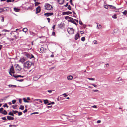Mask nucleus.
<instances>
[{"mask_svg": "<svg viewBox=\"0 0 127 127\" xmlns=\"http://www.w3.org/2000/svg\"><path fill=\"white\" fill-rule=\"evenodd\" d=\"M9 73L10 75L12 76V75L11 73L14 74L15 73L14 68L13 65L11 66V68H10L9 69Z\"/></svg>", "mask_w": 127, "mask_h": 127, "instance_id": "4", "label": "nucleus"}, {"mask_svg": "<svg viewBox=\"0 0 127 127\" xmlns=\"http://www.w3.org/2000/svg\"><path fill=\"white\" fill-rule=\"evenodd\" d=\"M9 87H16V85H8Z\"/></svg>", "mask_w": 127, "mask_h": 127, "instance_id": "30", "label": "nucleus"}, {"mask_svg": "<svg viewBox=\"0 0 127 127\" xmlns=\"http://www.w3.org/2000/svg\"><path fill=\"white\" fill-rule=\"evenodd\" d=\"M27 59L24 57H23L22 58H21L19 61L20 62H21L22 63H23L24 62L27 60Z\"/></svg>", "mask_w": 127, "mask_h": 127, "instance_id": "7", "label": "nucleus"}, {"mask_svg": "<svg viewBox=\"0 0 127 127\" xmlns=\"http://www.w3.org/2000/svg\"><path fill=\"white\" fill-rule=\"evenodd\" d=\"M70 20V22H71L73 23L75 25H77V24L76 23V22L73 20Z\"/></svg>", "mask_w": 127, "mask_h": 127, "instance_id": "22", "label": "nucleus"}, {"mask_svg": "<svg viewBox=\"0 0 127 127\" xmlns=\"http://www.w3.org/2000/svg\"><path fill=\"white\" fill-rule=\"evenodd\" d=\"M28 30V29L27 28H23V31L25 32H26Z\"/></svg>", "mask_w": 127, "mask_h": 127, "instance_id": "20", "label": "nucleus"}, {"mask_svg": "<svg viewBox=\"0 0 127 127\" xmlns=\"http://www.w3.org/2000/svg\"><path fill=\"white\" fill-rule=\"evenodd\" d=\"M3 106L4 107H7V108L8 107V106L7 105L6 103H5L4 104V105Z\"/></svg>", "mask_w": 127, "mask_h": 127, "instance_id": "44", "label": "nucleus"}, {"mask_svg": "<svg viewBox=\"0 0 127 127\" xmlns=\"http://www.w3.org/2000/svg\"><path fill=\"white\" fill-rule=\"evenodd\" d=\"M112 17L113 18L116 19L117 18L116 16V14H114V15L112 16Z\"/></svg>", "mask_w": 127, "mask_h": 127, "instance_id": "35", "label": "nucleus"}, {"mask_svg": "<svg viewBox=\"0 0 127 127\" xmlns=\"http://www.w3.org/2000/svg\"><path fill=\"white\" fill-rule=\"evenodd\" d=\"M3 108H0V113H1V112L3 111Z\"/></svg>", "mask_w": 127, "mask_h": 127, "instance_id": "39", "label": "nucleus"}, {"mask_svg": "<svg viewBox=\"0 0 127 127\" xmlns=\"http://www.w3.org/2000/svg\"><path fill=\"white\" fill-rule=\"evenodd\" d=\"M42 75H41L39 77V78L36 77H34V78L35 80H37Z\"/></svg>", "mask_w": 127, "mask_h": 127, "instance_id": "36", "label": "nucleus"}, {"mask_svg": "<svg viewBox=\"0 0 127 127\" xmlns=\"http://www.w3.org/2000/svg\"><path fill=\"white\" fill-rule=\"evenodd\" d=\"M92 107H93V108H96L97 107H96V106L95 105H94Z\"/></svg>", "mask_w": 127, "mask_h": 127, "instance_id": "64", "label": "nucleus"}, {"mask_svg": "<svg viewBox=\"0 0 127 127\" xmlns=\"http://www.w3.org/2000/svg\"><path fill=\"white\" fill-rule=\"evenodd\" d=\"M36 13L37 14L40 12L41 9L40 6H38L36 9Z\"/></svg>", "mask_w": 127, "mask_h": 127, "instance_id": "10", "label": "nucleus"}, {"mask_svg": "<svg viewBox=\"0 0 127 127\" xmlns=\"http://www.w3.org/2000/svg\"><path fill=\"white\" fill-rule=\"evenodd\" d=\"M93 91L94 92H98V90H95Z\"/></svg>", "mask_w": 127, "mask_h": 127, "instance_id": "59", "label": "nucleus"}, {"mask_svg": "<svg viewBox=\"0 0 127 127\" xmlns=\"http://www.w3.org/2000/svg\"><path fill=\"white\" fill-rule=\"evenodd\" d=\"M108 5H104V7L105 8H106V9H107L108 8Z\"/></svg>", "mask_w": 127, "mask_h": 127, "instance_id": "38", "label": "nucleus"}, {"mask_svg": "<svg viewBox=\"0 0 127 127\" xmlns=\"http://www.w3.org/2000/svg\"><path fill=\"white\" fill-rule=\"evenodd\" d=\"M12 102L13 104H14L16 102V100H13L12 101Z\"/></svg>", "mask_w": 127, "mask_h": 127, "instance_id": "43", "label": "nucleus"}, {"mask_svg": "<svg viewBox=\"0 0 127 127\" xmlns=\"http://www.w3.org/2000/svg\"><path fill=\"white\" fill-rule=\"evenodd\" d=\"M108 6H110V8H111L115 9L116 8V7H115L113 6L109 5H108Z\"/></svg>", "mask_w": 127, "mask_h": 127, "instance_id": "27", "label": "nucleus"}, {"mask_svg": "<svg viewBox=\"0 0 127 127\" xmlns=\"http://www.w3.org/2000/svg\"><path fill=\"white\" fill-rule=\"evenodd\" d=\"M58 3L61 4H63L64 3V0H58Z\"/></svg>", "mask_w": 127, "mask_h": 127, "instance_id": "16", "label": "nucleus"}, {"mask_svg": "<svg viewBox=\"0 0 127 127\" xmlns=\"http://www.w3.org/2000/svg\"><path fill=\"white\" fill-rule=\"evenodd\" d=\"M15 65L16 66V70L17 71H20L21 69V68L19 66L18 64H16Z\"/></svg>", "mask_w": 127, "mask_h": 127, "instance_id": "9", "label": "nucleus"}, {"mask_svg": "<svg viewBox=\"0 0 127 127\" xmlns=\"http://www.w3.org/2000/svg\"><path fill=\"white\" fill-rule=\"evenodd\" d=\"M63 95H64V97H66L68 95H66L65 93L63 94Z\"/></svg>", "mask_w": 127, "mask_h": 127, "instance_id": "50", "label": "nucleus"}, {"mask_svg": "<svg viewBox=\"0 0 127 127\" xmlns=\"http://www.w3.org/2000/svg\"><path fill=\"white\" fill-rule=\"evenodd\" d=\"M54 103H55L54 102H52L51 103H49L48 104V105H51V104H54Z\"/></svg>", "mask_w": 127, "mask_h": 127, "instance_id": "46", "label": "nucleus"}, {"mask_svg": "<svg viewBox=\"0 0 127 127\" xmlns=\"http://www.w3.org/2000/svg\"><path fill=\"white\" fill-rule=\"evenodd\" d=\"M100 122H101V121L100 120H98L97 121V123H100Z\"/></svg>", "mask_w": 127, "mask_h": 127, "instance_id": "63", "label": "nucleus"}, {"mask_svg": "<svg viewBox=\"0 0 127 127\" xmlns=\"http://www.w3.org/2000/svg\"><path fill=\"white\" fill-rule=\"evenodd\" d=\"M27 111V109H26L24 110L23 111V112L24 113H25Z\"/></svg>", "mask_w": 127, "mask_h": 127, "instance_id": "53", "label": "nucleus"}, {"mask_svg": "<svg viewBox=\"0 0 127 127\" xmlns=\"http://www.w3.org/2000/svg\"><path fill=\"white\" fill-rule=\"evenodd\" d=\"M16 106L15 105H13V106H12V107L13 109H15L16 108L15 107Z\"/></svg>", "mask_w": 127, "mask_h": 127, "instance_id": "61", "label": "nucleus"}, {"mask_svg": "<svg viewBox=\"0 0 127 127\" xmlns=\"http://www.w3.org/2000/svg\"><path fill=\"white\" fill-rule=\"evenodd\" d=\"M18 76H19V77H20L22 78H23L24 77V76H21L20 75H18Z\"/></svg>", "mask_w": 127, "mask_h": 127, "instance_id": "62", "label": "nucleus"}, {"mask_svg": "<svg viewBox=\"0 0 127 127\" xmlns=\"http://www.w3.org/2000/svg\"><path fill=\"white\" fill-rule=\"evenodd\" d=\"M68 33L70 34H73L74 33V30L72 28H68L67 30Z\"/></svg>", "mask_w": 127, "mask_h": 127, "instance_id": "5", "label": "nucleus"}, {"mask_svg": "<svg viewBox=\"0 0 127 127\" xmlns=\"http://www.w3.org/2000/svg\"><path fill=\"white\" fill-rule=\"evenodd\" d=\"M81 40L83 41H84L85 40V37H82L81 38Z\"/></svg>", "mask_w": 127, "mask_h": 127, "instance_id": "34", "label": "nucleus"}, {"mask_svg": "<svg viewBox=\"0 0 127 127\" xmlns=\"http://www.w3.org/2000/svg\"><path fill=\"white\" fill-rule=\"evenodd\" d=\"M13 114V113L12 112H10L8 114L10 115L11 116L12 114Z\"/></svg>", "mask_w": 127, "mask_h": 127, "instance_id": "48", "label": "nucleus"}, {"mask_svg": "<svg viewBox=\"0 0 127 127\" xmlns=\"http://www.w3.org/2000/svg\"><path fill=\"white\" fill-rule=\"evenodd\" d=\"M19 109L22 110H23L24 109V106L23 105H21L20 106Z\"/></svg>", "mask_w": 127, "mask_h": 127, "instance_id": "21", "label": "nucleus"}, {"mask_svg": "<svg viewBox=\"0 0 127 127\" xmlns=\"http://www.w3.org/2000/svg\"><path fill=\"white\" fill-rule=\"evenodd\" d=\"M18 115L19 116L21 115L22 114V112H18Z\"/></svg>", "mask_w": 127, "mask_h": 127, "instance_id": "37", "label": "nucleus"}, {"mask_svg": "<svg viewBox=\"0 0 127 127\" xmlns=\"http://www.w3.org/2000/svg\"><path fill=\"white\" fill-rule=\"evenodd\" d=\"M127 14V10H125L123 12V14L124 15H126Z\"/></svg>", "mask_w": 127, "mask_h": 127, "instance_id": "31", "label": "nucleus"}, {"mask_svg": "<svg viewBox=\"0 0 127 127\" xmlns=\"http://www.w3.org/2000/svg\"><path fill=\"white\" fill-rule=\"evenodd\" d=\"M79 24L81 25H82L83 24V23L81 21H79Z\"/></svg>", "mask_w": 127, "mask_h": 127, "instance_id": "51", "label": "nucleus"}, {"mask_svg": "<svg viewBox=\"0 0 127 127\" xmlns=\"http://www.w3.org/2000/svg\"><path fill=\"white\" fill-rule=\"evenodd\" d=\"M72 12L70 11L68 12H64L63 13V15H68L69 14H72Z\"/></svg>", "mask_w": 127, "mask_h": 127, "instance_id": "14", "label": "nucleus"}, {"mask_svg": "<svg viewBox=\"0 0 127 127\" xmlns=\"http://www.w3.org/2000/svg\"><path fill=\"white\" fill-rule=\"evenodd\" d=\"M7 119L9 120H13L14 119V118L10 116H7Z\"/></svg>", "mask_w": 127, "mask_h": 127, "instance_id": "12", "label": "nucleus"}, {"mask_svg": "<svg viewBox=\"0 0 127 127\" xmlns=\"http://www.w3.org/2000/svg\"><path fill=\"white\" fill-rule=\"evenodd\" d=\"M23 100L25 102L29 103V102L27 100V99H26L25 98H23Z\"/></svg>", "mask_w": 127, "mask_h": 127, "instance_id": "25", "label": "nucleus"}, {"mask_svg": "<svg viewBox=\"0 0 127 127\" xmlns=\"http://www.w3.org/2000/svg\"><path fill=\"white\" fill-rule=\"evenodd\" d=\"M3 10H2V8H0V13L2 12Z\"/></svg>", "mask_w": 127, "mask_h": 127, "instance_id": "54", "label": "nucleus"}, {"mask_svg": "<svg viewBox=\"0 0 127 127\" xmlns=\"http://www.w3.org/2000/svg\"><path fill=\"white\" fill-rule=\"evenodd\" d=\"M10 8L9 7H5L2 8L3 12H7L9 11Z\"/></svg>", "mask_w": 127, "mask_h": 127, "instance_id": "8", "label": "nucleus"}, {"mask_svg": "<svg viewBox=\"0 0 127 127\" xmlns=\"http://www.w3.org/2000/svg\"><path fill=\"white\" fill-rule=\"evenodd\" d=\"M44 103L45 104H46L47 103H49V102L48 101V100L47 99L46 100H43Z\"/></svg>", "mask_w": 127, "mask_h": 127, "instance_id": "23", "label": "nucleus"}, {"mask_svg": "<svg viewBox=\"0 0 127 127\" xmlns=\"http://www.w3.org/2000/svg\"><path fill=\"white\" fill-rule=\"evenodd\" d=\"M67 78L68 80H71L73 79V77L72 76L69 75L67 77Z\"/></svg>", "mask_w": 127, "mask_h": 127, "instance_id": "15", "label": "nucleus"}, {"mask_svg": "<svg viewBox=\"0 0 127 127\" xmlns=\"http://www.w3.org/2000/svg\"><path fill=\"white\" fill-rule=\"evenodd\" d=\"M52 107V105L50 106H47V108H51Z\"/></svg>", "mask_w": 127, "mask_h": 127, "instance_id": "60", "label": "nucleus"}, {"mask_svg": "<svg viewBox=\"0 0 127 127\" xmlns=\"http://www.w3.org/2000/svg\"><path fill=\"white\" fill-rule=\"evenodd\" d=\"M1 113L4 115H6L7 114V112L5 110H4L2 112H1Z\"/></svg>", "mask_w": 127, "mask_h": 127, "instance_id": "19", "label": "nucleus"}, {"mask_svg": "<svg viewBox=\"0 0 127 127\" xmlns=\"http://www.w3.org/2000/svg\"><path fill=\"white\" fill-rule=\"evenodd\" d=\"M6 1L7 2H12V0H7Z\"/></svg>", "mask_w": 127, "mask_h": 127, "instance_id": "52", "label": "nucleus"}, {"mask_svg": "<svg viewBox=\"0 0 127 127\" xmlns=\"http://www.w3.org/2000/svg\"><path fill=\"white\" fill-rule=\"evenodd\" d=\"M1 119L4 120H7V119L5 117L1 118Z\"/></svg>", "mask_w": 127, "mask_h": 127, "instance_id": "45", "label": "nucleus"}, {"mask_svg": "<svg viewBox=\"0 0 127 127\" xmlns=\"http://www.w3.org/2000/svg\"><path fill=\"white\" fill-rule=\"evenodd\" d=\"M67 8L70 10H71V7L70 5H68V7H67Z\"/></svg>", "mask_w": 127, "mask_h": 127, "instance_id": "42", "label": "nucleus"}, {"mask_svg": "<svg viewBox=\"0 0 127 127\" xmlns=\"http://www.w3.org/2000/svg\"><path fill=\"white\" fill-rule=\"evenodd\" d=\"M25 56L27 58L31 59L32 58H34V56L33 55L30 53L27 52H25L24 53Z\"/></svg>", "mask_w": 127, "mask_h": 127, "instance_id": "2", "label": "nucleus"}, {"mask_svg": "<svg viewBox=\"0 0 127 127\" xmlns=\"http://www.w3.org/2000/svg\"><path fill=\"white\" fill-rule=\"evenodd\" d=\"M53 13H46L44 14L45 16H50L52 15H53Z\"/></svg>", "mask_w": 127, "mask_h": 127, "instance_id": "11", "label": "nucleus"}, {"mask_svg": "<svg viewBox=\"0 0 127 127\" xmlns=\"http://www.w3.org/2000/svg\"><path fill=\"white\" fill-rule=\"evenodd\" d=\"M80 37V36L78 33H77L76 34L75 36V39L76 40H77L78 38Z\"/></svg>", "mask_w": 127, "mask_h": 127, "instance_id": "13", "label": "nucleus"}, {"mask_svg": "<svg viewBox=\"0 0 127 127\" xmlns=\"http://www.w3.org/2000/svg\"><path fill=\"white\" fill-rule=\"evenodd\" d=\"M55 25H54L52 27V28L53 29V30H54L55 29Z\"/></svg>", "mask_w": 127, "mask_h": 127, "instance_id": "49", "label": "nucleus"}, {"mask_svg": "<svg viewBox=\"0 0 127 127\" xmlns=\"http://www.w3.org/2000/svg\"><path fill=\"white\" fill-rule=\"evenodd\" d=\"M2 32H8L9 31L8 30H6V29H4L2 31Z\"/></svg>", "mask_w": 127, "mask_h": 127, "instance_id": "40", "label": "nucleus"}, {"mask_svg": "<svg viewBox=\"0 0 127 127\" xmlns=\"http://www.w3.org/2000/svg\"><path fill=\"white\" fill-rule=\"evenodd\" d=\"M18 75H15V74L12 75V76H13L15 78H18L19 77V76H18Z\"/></svg>", "mask_w": 127, "mask_h": 127, "instance_id": "29", "label": "nucleus"}, {"mask_svg": "<svg viewBox=\"0 0 127 127\" xmlns=\"http://www.w3.org/2000/svg\"><path fill=\"white\" fill-rule=\"evenodd\" d=\"M13 9L14 11L16 12H19L20 10V9H18L16 7H14Z\"/></svg>", "mask_w": 127, "mask_h": 127, "instance_id": "17", "label": "nucleus"}, {"mask_svg": "<svg viewBox=\"0 0 127 127\" xmlns=\"http://www.w3.org/2000/svg\"><path fill=\"white\" fill-rule=\"evenodd\" d=\"M39 4H40V3L37 2H36L35 3V6H37Z\"/></svg>", "mask_w": 127, "mask_h": 127, "instance_id": "28", "label": "nucleus"}, {"mask_svg": "<svg viewBox=\"0 0 127 127\" xmlns=\"http://www.w3.org/2000/svg\"><path fill=\"white\" fill-rule=\"evenodd\" d=\"M52 35L53 36H55V32H53L52 33Z\"/></svg>", "mask_w": 127, "mask_h": 127, "instance_id": "47", "label": "nucleus"}, {"mask_svg": "<svg viewBox=\"0 0 127 127\" xmlns=\"http://www.w3.org/2000/svg\"><path fill=\"white\" fill-rule=\"evenodd\" d=\"M94 43L95 44H97V42L95 40L94 41Z\"/></svg>", "mask_w": 127, "mask_h": 127, "instance_id": "55", "label": "nucleus"}, {"mask_svg": "<svg viewBox=\"0 0 127 127\" xmlns=\"http://www.w3.org/2000/svg\"><path fill=\"white\" fill-rule=\"evenodd\" d=\"M92 85L93 86H94L95 87H97V85H95V84H92Z\"/></svg>", "mask_w": 127, "mask_h": 127, "instance_id": "58", "label": "nucleus"}, {"mask_svg": "<svg viewBox=\"0 0 127 127\" xmlns=\"http://www.w3.org/2000/svg\"><path fill=\"white\" fill-rule=\"evenodd\" d=\"M87 78L90 80H93V81L95 80V79L94 78Z\"/></svg>", "mask_w": 127, "mask_h": 127, "instance_id": "41", "label": "nucleus"}, {"mask_svg": "<svg viewBox=\"0 0 127 127\" xmlns=\"http://www.w3.org/2000/svg\"><path fill=\"white\" fill-rule=\"evenodd\" d=\"M12 112H13V113L15 114H16V113H18V111H14L13 110H12Z\"/></svg>", "mask_w": 127, "mask_h": 127, "instance_id": "33", "label": "nucleus"}, {"mask_svg": "<svg viewBox=\"0 0 127 127\" xmlns=\"http://www.w3.org/2000/svg\"><path fill=\"white\" fill-rule=\"evenodd\" d=\"M52 91V90H48L47 91L50 93H51Z\"/></svg>", "mask_w": 127, "mask_h": 127, "instance_id": "56", "label": "nucleus"}, {"mask_svg": "<svg viewBox=\"0 0 127 127\" xmlns=\"http://www.w3.org/2000/svg\"><path fill=\"white\" fill-rule=\"evenodd\" d=\"M32 64V62L29 61H27L24 63V67L25 68H28L31 66Z\"/></svg>", "mask_w": 127, "mask_h": 127, "instance_id": "1", "label": "nucleus"}, {"mask_svg": "<svg viewBox=\"0 0 127 127\" xmlns=\"http://www.w3.org/2000/svg\"><path fill=\"white\" fill-rule=\"evenodd\" d=\"M47 49L46 48L42 47L40 48V50L42 53H45L46 52Z\"/></svg>", "mask_w": 127, "mask_h": 127, "instance_id": "6", "label": "nucleus"}, {"mask_svg": "<svg viewBox=\"0 0 127 127\" xmlns=\"http://www.w3.org/2000/svg\"><path fill=\"white\" fill-rule=\"evenodd\" d=\"M97 25V28L98 29H100L101 27V26L100 24H99L98 23H96Z\"/></svg>", "mask_w": 127, "mask_h": 127, "instance_id": "18", "label": "nucleus"}, {"mask_svg": "<svg viewBox=\"0 0 127 127\" xmlns=\"http://www.w3.org/2000/svg\"><path fill=\"white\" fill-rule=\"evenodd\" d=\"M65 19H70V20H73V18H72L69 17L68 16L65 17Z\"/></svg>", "mask_w": 127, "mask_h": 127, "instance_id": "26", "label": "nucleus"}, {"mask_svg": "<svg viewBox=\"0 0 127 127\" xmlns=\"http://www.w3.org/2000/svg\"><path fill=\"white\" fill-rule=\"evenodd\" d=\"M47 20L48 21V22L49 23L50 22V19L49 18H47Z\"/></svg>", "mask_w": 127, "mask_h": 127, "instance_id": "57", "label": "nucleus"}, {"mask_svg": "<svg viewBox=\"0 0 127 127\" xmlns=\"http://www.w3.org/2000/svg\"><path fill=\"white\" fill-rule=\"evenodd\" d=\"M45 9L48 10H53V8L52 5L46 4L45 6Z\"/></svg>", "mask_w": 127, "mask_h": 127, "instance_id": "3", "label": "nucleus"}, {"mask_svg": "<svg viewBox=\"0 0 127 127\" xmlns=\"http://www.w3.org/2000/svg\"><path fill=\"white\" fill-rule=\"evenodd\" d=\"M30 34L32 35H35V34L34 32H32L30 31Z\"/></svg>", "mask_w": 127, "mask_h": 127, "instance_id": "24", "label": "nucleus"}, {"mask_svg": "<svg viewBox=\"0 0 127 127\" xmlns=\"http://www.w3.org/2000/svg\"><path fill=\"white\" fill-rule=\"evenodd\" d=\"M9 127H16V126L15 125H10L9 126Z\"/></svg>", "mask_w": 127, "mask_h": 127, "instance_id": "32", "label": "nucleus"}]
</instances>
